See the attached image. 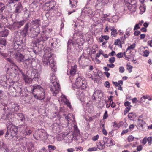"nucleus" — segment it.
I'll return each mask as SVG.
<instances>
[{
	"label": "nucleus",
	"instance_id": "680f3d73",
	"mask_svg": "<svg viewBox=\"0 0 152 152\" xmlns=\"http://www.w3.org/2000/svg\"><path fill=\"white\" fill-rule=\"evenodd\" d=\"M107 117L108 114H107V111H106L104 114L103 119H106L107 118Z\"/></svg>",
	"mask_w": 152,
	"mask_h": 152
},
{
	"label": "nucleus",
	"instance_id": "c756f323",
	"mask_svg": "<svg viewBox=\"0 0 152 152\" xmlns=\"http://www.w3.org/2000/svg\"><path fill=\"white\" fill-rule=\"evenodd\" d=\"M23 78L25 82L29 83L32 81L31 79L27 76L25 75L23 73H22Z\"/></svg>",
	"mask_w": 152,
	"mask_h": 152
},
{
	"label": "nucleus",
	"instance_id": "a878e982",
	"mask_svg": "<svg viewBox=\"0 0 152 152\" xmlns=\"http://www.w3.org/2000/svg\"><path fill=\"white\" fill-rule=\"evenodd\" d=\"M15 116L17 115V118L18 120H20L21 121L23 122L25 121V117L22 113H16L15 114Z\"/></svg>",
	"mask_w": 152,
	"mask_h": 152
},
{
	"label": "nucleus",
	"instance_id": "aec40b11",
	"mask_svg": "<svg viewBox=\"0 0 152 152\" xmlns=\"http://www.w3.org/2000/svg\"><path fill=\"white\" fill-rule=\"evenodd\" d=\"M48 36H45L44 34L42 33L41 34L40 37L37 38V40L39 42L46 41L48 39Z\"/></svg>",
	"mask_w": 152,
	"mask_h": 152
},
{
	"label": "nucleus",
	"instance_id": "4468645a",
	"mask_svg": "<svg viewBox=\"0 0 152 152\" xmlns=\"http://www.w3.org/2000/svg\"><path fill=\"white\" fill-rule=\"evenodd\" d=\"M73 138V136L72 134L67 133L64 138V141L66 143H70L72 142Z\"/></svg>",
	"mask_w": 152,
	"mask_h": 152
},
{
	"label": "nucleus",
	"instance_id": "37998d69",
	"mask_svg": "<svg viewBox=\"0 0 152 152\" xmlns=\"http://www.w3.org/2000/svg\"><path fill=\"white\" fill-rule=\"evenodd\" d=\"M0 152H9L8 148L7 147H4L2 148Z\"/></svg>",
	"mask_w": 152,
	"mask_h": 152
},
{
	"label": "nucleus",
	"instance_id": "4d7b16f0",
	"mask_svg": "<svg viewBox=\"0 0 152 152\" xmlns=\"http://www.w3.org/2000/svg\"><path fill=\"white\" fill-rule=\"evenodd\" d=\"M104 86L107 88H109L110 87V84L109 83V82L108 81H107L105 82L104 84Z\"/></svg>",
	"mask_w": 152,
	"mask_h": 152
},
{
	"label": "nucleus",
	"instance_id": "e2e57ef3",
	"mask_svg": "<svg viewBox=\"0 0 152 152\" xmlns=\"http://www.w3.org/2000/svg\"><path fill=\"white\" fill-rule=\"evenodd\" d=\"M121 42L120 40L118 39L115 41L114 44L115 45H118L119 43H121Z\"/></svg>",
	"mask_w": 152,
	"mask_h": 152
},
{
	"label": "nucleus",
	"instance_id": "7ed1b4c3",
	"mask_svg": "<svg viewBox=\"0 0 152 152\" xmlns=\"http://www.w3.org/2000/svg\"><path fill=\"white\" fill-rule=\"evenodd\" d=\"M40 20L39 19L33 20L30 23L32 26L29 29L30 31L33 32L34 36H37L40 32V28L39 26L40 25Z\"/></svg>",
	"mask_w": 152,
	"mask_h": 152
},
{
	"label": "nucleus",
	"instance_id": "58836bf2",
	"mask_svg": "<svg viewBox=\"0 0 152 152\" xmlns=\"http://www.w3.org/2000/svg\"><path fill=\"white\" fill-rule=\"evenodd\" d=\"M145 99H147L149 100H151L152 99L150 98L148 96H143L141 98V101L144 102L145 101Z\"/></svg>",
	"mask_w": 152,
	"mask_h": 152
},
{
	"label": "nucleus",
	"instance_id": "a18cd8bd",
	"mask_svg": "<svg viewBox=\"0 0 152 152\" xmlns=\"http://www.w3.org/2000/svg\"><path fill=\"white\" fill-rule=\"evenodd\" d=\"M58 124L57 123H54L53 125V128L54 130H56L58 127Z\"/></svg>",
	"mask_w": 152,
	"mask_h": 152
},
{
	"label": "nucleus",
	"instance_id": "338daca9",
	"mask_svg": "<svg viewBox=\"0 0 152 152\" xmlns=\"http://www.w3.org/2000/svg\"><path fill=\"white\" fill-rule=\"evenodd\" d=\"M102 132L103 134L105 135H107V133L104 128H103Z\"/></svg>",
	"mask_w": 152,
	"mask_h": 152
},
{
	"label": "nucleus",
	"instance_id": "052dcab7",
	"mask_svg": "<svg viewBox=\"0 0 152 152\" xmlns=\"http://www.w3.org/2000/svg\"><path fill=\"white\" fill-rule=\"evenodd\" d=\"M48 148H49L53 150H54L56 148L55 146L52 145H49L48 146Z\"/></svg>",
	"mask_w": 152,
	"mask_h": 152
},
{
	"label": "nucleus",
	"instance_id": "423d86ee",
	"mask_svg": "<svg viewBox=\"0 0 152 152\" xmlns=\"http://www.w3.org/2000/svg\"><path fill=\"white\" fill-rule=\"evenodd\" d=\"M83 78L79 77L76 79L75 82L72 84V87L75 88L84 89L86 88L87 84Z\"/></svg>",
	"mask_w": 152,
	"mask_h": 152
},
{
	"label": "nucleus",
	"instance_id": "dca6fc26",
	"mask_svg": "<svg viewBox=\"0 0 152 152\" xmlns=\"http://www.w3.org/2000/svg\"><path fill=\"white\" fill-rule=\"evenodd\" d=\"M66 119H67L68 124L73 123L74 121V116L72 114H69L67 116L65 117Z\"/></svg>",
	"mask_w": 152,
	"mask_h": 152
},
{
	"label": "nucleus",
	"instance_id": "39448f33",
	"mask_svg": "<svg viewBox=\"0 0 152 152\" xmlns=\"http://www.w3.org/2000/svg\"><path fill=\"white\" fill-rule=\"evenodd\" d=\"M33 135L36 140H45L48 138L47 134L45 130L42 129L36 130Z\"/></svg>",
	"mask_w": 152,
	"mask_h": 152
},
{
	"label": "nucleus",
	"instance_id": "7c9ffc66",
	"mask_svg": "<svg viewBox=\"0 0 152 152\" xmlns=\"http://www.w3.org/2000/svg\"><path fill=\"white\" fill-rule=\"evenodd\" d=\"M25 22V20L21 21H20L15 23L14 25L17 27L20 28L24 24Z\"/></svg>",
	"mask_w": 152,
	"mask_h": 152
},
{
	"label": "nucleus",
	"instance_id": "f8f14e48",
	"mask_svg": "<svg viewBox=\"0 0 152 152\" xmlns=\"http://www.w3.org/2000/svg\"><path fill=\"white\" fill-rule=\"evenodd\" d=\"M93 11L91 8L89 7H85L81 12V16L85 17L86 16H89L93 14Z\"/></svg>",
	"mask_w": 152,
	"mask_h": 152
},
{
	"label": "nucleus",
	"instance_id": "2eb2a0df",
	"mask_svg": "<svg viewBox=\"0 0 152 152\" xmlns=\"http://www.w3.org/2000/svg\"><path fill=\"white\" fill-rule=\"evenodd\" d=\"M29 28V24L28 23H27L24 26L23 29L21 31V34L23 35L24 37L26 36L28 33Z\"/></svg>",
	"mask_w": 152,
	"mask_h": 152
},
{
	"label": "nucleus",
	"instance_id": "4c0bfd02",
	"mask_svg": "<svg viewBox=\"0 0 152 152\" xmlns=\"http://www.w3.org/2000/svg\"><path fill=\"white\" fill-rule=\"evenodd\" d=\"M145 7L143 5L140 6V10L141 14H142L145 10Z\"/></svg>",
	"mask_w": 152,
	"mask_h": 152
},
{
	"label": "nucleus",
	"instance_id": "c85d7f7f",
	"mask_svg": "<svg viewBox=\"0 0 152 152\" xmlns=\"http://www.w3.org/2000/svg\"><path fill=\"white\" fill-rule=\"evenodd\" d=\"M50 79L51 83H53V82H55V81L57 82H58L56 77L55 76L54 74L53 73L50 75Z\"/></svg>",
	"mask_w": 152,
	"mask_h": 152
},
{
	"label": "nucleus",
	"instance_id": "bb28decb",
	"mask_svg": "<svg viewBox=\"0 0 152 152\" xmlns=\"http://www.w3.org/2000/svg\"><path fill=\"white\" fill-rule=\"evenodd\" d=\"M128 7L129 10L132 12H134L136 10L137 5L136 4H132Z\"/></svg>",
	"mask_w": 152,
	"mask_h": 152
},
{
	"label": "nucleus",
	"instance_id": "72a5a7b5",
	"mask_svg": "<svg viewBox=\"0 0 152 152\" xmlns=\"http://www.w3.org/2000/svg\"><path fill=\"white\" fill-rule=\"evenodd\" d=\"M70 4L71 5V6L73 7H75L77 6V1L74 0H69Z\"/></svg>",
	"mask_w": 152,
	"mask_h": 152
},
{
	"label": "nucleus",
	"instance_id": "ea45409f",
	"mask_svg": "<svg viewBox=\"0 0 152 152\" xmlns=\"http://www.w3.org/2000/svg\"><path fill=\"white\" fill-rule=\"evenodd\" d=\"M7 60L8 62H9V63H8L9 64H12L11 65H10V66H17L16 65L15 63H14L13 61L10 58H7Z\"/></svg>",
	"mask_w": 152,
	"mask_h": 152
},
{
	"label": "nucleus",
	"instance_id": "5fc2aeb1",
	"mask_svg": "<svg viewBox=\"0 0 152 152\" xmlns=\"http://www.w3.org/2000/svg\"><path fill=\"white\" fill-rule=\"evenodd\" d=\"M116 56L118 58H121L123 56V53L121 52L119 53Z\"/></svg>",
	"mask_w": 152,
	"mask_h": 152
},
{
	"label": "nucleus",
	"instance_id": "2f4dec72",
	"mask_svg": "<svg viewBox=\"0 0 152 152\" xmlns=\"http://www.w3.org/2000/svg\"><path fill=\"white\" fill-rule=\"evenodd\" d=\"M136 114L133 112L129 113L128 115L129 118L132 120H133L136 117Z\"/></svg>",
	"mask_w": 152,
	"mask_h": 152
},
{
	"label": "nucleus",
	"instance_id": "de8ad7c7",
	"mask_svg": "<svg viewBox=\"0 0 152 152\" xmlns=\"http://www.w3.org/2000/svg\"><path fill=\"white\" fill-rule=\"evenodd\" d=\"M149 54V51L148 50H146L143 52V56L144 57H147L148 56Z\"/></svg>",
	"mask_w": 152,
	"mask_h": 152
},
{
	"label": "nucleus",
	"instance_id": "cd10ccee",
	"mask_svg": "<svg viewBox=\"0 0 152 152\" xmlns=\"http://www.w3.org/2000/svg\"><path fill=\"white\" fill-rule=\"evenodd\" d=\"M9 33V31L6 29H4L3 31H0V36L3 37H7Z\"/></svg>",
	"mask_w": 152,
	"mask_h": 152
},
{
	"label": "nucleus",
	"instance_id": "c9c22d12",
	"mask_svg": "<svg viewBox=\"0 0 152 152\" xmlns=\"http://www.w3.org/2000/svg\"><path fill=\"white\" fill-rule=\"evenodd\" d=\"M9 112H6V113L5 114H3L2 116L1 117V118L4 120L7 119L8 118V115H10L9 114Z\"/></svg>",
	"mask_w": 152,
	"mask_h": 152
},
{
	"label": "nucleus",
	"instance_id": "f257e3e1",
	"mask_svg": "<svg viewBox=\"0 0 152 152\" xmlns=\"http://www.w3.org/2000/svg\"><path fill=\"white\" fill-rule=\"evenodd\" d=\"M50 48L45 49L44 51V54L42 58V61L45 66H48L49 63L50 66H55L56 63L53 61V55L51 52Z\"/></svg>",
	"mask_w": 152,
	"mask_h": 152
},
{
	"label": "nucleus",
	"instance_id": "8fccbe9b",
	"mask_svg": "<svg viewBox=\"0 0 152 152\" xmlns=\"http://www.w3.org/2000/svg\"><path fill=\"white\" fill-rule=\"evenodd\" d=\"M130 109L131 106L128 107H126L124 110V114H126L130 110Z\"/></svg>",
	"mask_w": 152,
	"mask_h": 152
},
{
	"label": "nucleus",
	"instance_id": "69168bd1",
	"mask_svg": "<svg viewBox=\"0 0 152 152\" xmlns=\"http://www.w3.org/2000/svg\"><path fill=\"white\" fill-rule=\"evenodd\" d=\"M102 37L104 40V39L106 40H107L109 39V37L107 35H104V36H102Z\"/></svg>",
	"mask_w": 152,
	"mask_h": 152
},
{
	"label": "nucleus",
	"instance_id": "a19ab883",
	"mask_svg": "<svg viewBox=\"0 0 152 152\" xmlns=\"http://www.w3.org/2000/svg\"><path fill=\"white\" fill-rule=\"evenodd\" d=\"M135 45H136L135 43H133V44L131 45L130 46H128L126 49V51L134 49L135 48Z\"/></svg>",
	"mask_w": 152,
	"mask_h": 152
},
{
	"label": "nucleus",
	"instance_id": "f03ea898",
	"mask_svg": "<svg viewBox=\"0 0 152 152\" xmlns=\"http://www.w3.org/2000/svg\"><path fill=\"white\" fill-rule=\"evenodd\" d=\"M32 91L34 97L37 99L42 100L45 99V94L44 90L39 85H33Z\"/></svg>",
	"mask_w": 152,
	"mask_h": 152
},
{
	"label": "nucleus",
	"instance_id": "5701e85b",
	"mask_svg": "<svg viewBox=\"0 0 152 152\" xmlns=\"http://www.w3.org/2000/svg\"><path fill=\"white\" fill-rule=\"evenodd\" d=\"M67 45V53H69L71 50V47L72 45H73V43L72 41V40L69 39L68 41Z\"/></svg>",
	"mask_w": 152,
	"mask_h": 152
},
{
	"label": "nucleus",
	"instance_id": "a211bd4d",
	"mask_svg": "<svg viewBox=\"0 0 152 152\" xmlns=\"http://www.w3.org/2000/svg\"><path fill=\"white\" fill-rule=\"evenodd\" d=\"M32 132V131L29 129L28 127H26L25 129L21 131V132L23 134V136L30 135L31 133Z\"/></svg>",
	"mask_w": 152,
	"mask_h": 152
},
{
	"label": "nucleus",
	"instance_id": "ddd939ff",
	"mask_svg": "<svg viewBox=\"0 0 152 152\" xmlns=\"http://www.w3.org/2000/svg\"><path fill=\"white\" fill-rule=\"evenodd\" d=\"M103 96V93L101 90L96 91L93 94L92 97L93 100H96L98 99H100Z\"/></svg>",
	"mask_w": 152,
	"mask_h": 152
},
{
	"label": "nucleus",
	"instance_id": "6e6552de",
	"mask_svg": "<svg viewBox=\"0 0 152 152\" xmlns=\"http://www.w3.org/2000/svg\"><path fill=\"white\" fill-rule=\"evenodd\" d=\"M51 91L52 92L53 95H56L59 92L60 90L59 84L58 82H55L53 83H51L50 86Z\"/></svg>",
	"mask_w": 152,
	"mask_h": 152
},
{
	"label": "nucleus",
	"instance_id": "1a4fd4ad",
	"mask_svg": "<svg viewBox=\"0 0 152 152\" xmlns=\"http://www.w3.org/2000/svg\"><path fill=\"white\" fill-rule=\"evenodd\" d=\"M9 106L10 108L8 107L6 111L9 112V114H12L13 112L18 111L19 109V106L17 104H11L9 105Z\"/></svg>",
	"mask_w": 152,
	"mask_h": 152
},
{
	"label": "nucleus",
	"instance_id": "4be33fe9",
	"mask_svg": "<svg viewBox=\"0 0 152 152\" xmlns=\"http://www.w3.org/2000/svg\"><path fill=\"white\" fill-rule=\"evenodd\" d=\"M70 69H69L70 75L72 76H74L76 74L77 72V67H70Z\"/></svg>",
	"mask_w": 152,
	"mask_h": 152
},
{
	"label": "nucleus",
	"instance_id": "49530a36",
	"mask_svg": "<svg viewBox=\"0 0 152 152\" xmlns=\"http://www.w3.org/2000/svg\"><path fill=\"white\" fill-rule=\"evenodd\" d=\"M147 141L148 142V143L149 145H150L152 143V139L150 137L147 138Z\"/></svg>",
	"mask_w": 152,
	"mask_h": 152
},
{
	"label": "nucleus",
	"instance_id": "9d476101",
	"mask_svg": "<svg viewBox=\"0 0 152 152\" xmlns=\"http://www.w3.org/2000/svg\"><path fill=\"white\" fill-rule=\"evenodd\" d=\"M58 101L61 104L64 103L66 104L67 106L70 109L72 108L70 103L69 101L66 99V96L63 94H61L60 97L58 98Z\"/></svg>",
	"mask_w": 152,
	"mask_h": 152
},
{
	"label": "nucleus",
	"instance_id": "e433bc0d",
	"mask_svg": "<svg viewBox=\"0 0 152 152\" xmlns=\"http://www.w3.org/2000/svg\"><path fill=\"white\" fill-rule=\"evenodd\" d=\"M126 3L129 4L130 5L132 4H136L137 3L135 0H124Z\"/></svg>",
	"mask_w": 152,
	"mask_h": 152
},
{
	"label": "nucleus",
	"instance_id": "79ce46f5",
	"mask_svg": "<svg viewBox=\"0 0 152 152\" xmlns=\"http://www.w3.org/2000/svg\"><path fill=\"white\" fill-rule=\"evenodd\" d=\"M5 6L2 3H0V14H1L2 11L4 9Z\"/></svg>",
	"mask_w": 152,
	"mask_h": 152
},
{
	"label": "nucleus",
	"instance_id": "13d9d810",
	"mask_svg": "<svg viewBox=\"0 0 152 152\" xmlns=\"http://www.w3.org/2000/svg\"><path fill=\"white\" fill-rule=\"evenodd\" d=\"M112 32L111 33V35L114 37H115L116 35L117 34V33L116 32V30H113L111 31Z\"/></svg>",
	"mask_w": 152,
	"mask_h": 152
},
{
	"label": "nucleus",
	"instance_id": "864d4df0",
	"mask_svg": "<svg viewBox=\"0 0 152 152\" xmlns=\"http://www.w3.org/2000/svg\"><path fill=\"white\" fill-rule=\"evenodd\" d=\"M112 100H111L110 102V105L112 108H114L115 107L116 105L113 101H112Z\"/></svg>",
	"mask_w": 152,
	"mask_h": 152
},
{
	"label": "nucleus",
	"instance_id": "20e7f679",
	"mask_svg": "<svg viewBox=\"0 0 152 152\" xmlns=\"http://www.w3.org/2000/svg\"><path fill=\"white\" fill-rule=\"evenodd\" d=\"M7 132L5 137L7 139H12L14 137H16V133L17 132V127L13 125H11L7 127Z\"/></svg>",
	"mask_w": 152,
	"mask_h": 152
},
{
	"label": "nucleus",
	"instance_id": "c03bdc74",
	"mask_svg": "<svg viewBox=\"0 0 152 152\" xmlns=\"http://www.w3.org/2000/svg\"><path fill=\"white\" fill-rule=\"evenodd\" d=\"M134 139V137L131 135H130L128 136L127 138V140L129 142H130L133 141Z\"/></svg>",
	"mask_w": 152,
	"mask_h": 152
},
{
	"label": "nucleus",
	"instance_id": "774afa93",
	"mask_svg": "<svg viewBox=\"0 0 152 152\" xmlns=\"http://www.w3.org/2000/svg\"><path fill=\"white\" fill-rule=\"evenodd\" d=\"M148 45L151 47H152V40H149L148 42Z\"/></svg>",
	"mask_w": 152,
	"mask_h": 152
},
{
	"label": "nucleus",
	"instance_id": "3c124183",
	"mask_svg": "<svg viewBox=\"0 0 152 152\" xmlns=\"http://www.w3.org/2000/svg\"><path fill=\"white\" fill-rule=\"evenodd\" d=\"M109 2V0H102L101 3L102 5H104L107 4Z\"/></svg>",
	"mask_w": 152,
	"mask_h": 152
},
{
	"label": "nucleus",
	"instance_id": "393cba45",
	"mask_svg": "<svg viewBox=\"0 0 152 152\" xmlns=\"http://www.w3.org/2000/svg\"><path fill=\"white\" fill-rule=\"evenodd\" d=\"M24 66H32V61L30 59L25 60L23 61Z\"/></svg>",
	"mask_w": 152,
	"mask_h": 152
},
{
	"label": "nucleus",
	"instance_id": "f3484780",
	"mask_svg": "<svg viewBox=\"0 0 152 152\" xmlns=\"http://www.w3.org/2000/svg\"><path fill=\"white\" fill-rule=\"evenodd\" d=\"M67 134V132H63L58 135L56 137L57 140L58 141H61L63 139L64 140L65 137Z\"/></svg>",
	"mask_w": 152,
	"mask_h": 152
},
{
	"label": "nucleus",
	"instance_id": "6ab92c4d",
	"mask_svg": "<svg viewBox=\"0 0 152 152\" xmlns=\"http://www.w3.org/2000/svg\"><path fill=\"white\" fill-rule=\"evenodd\" d=\"M43 31L42 33L44 34L45 36H48V35L52 31V29L47 28L45 26L42 27Z\"/></svg>",
	"mask_w": 152,
	"mask_h": 152
},
{
	"label": "nucleus",
	"instance_id": "bf43d9fd",
	"mask_svg": "<svg viewBox=\"0 0 152 152\" xmlns=\"http://www.w3.org/2000/svg\"><path fill=\"white\" fill-rule=\"evenodd\" d=\"M19 0H8V3L10 4L14 3L18 1Z\"/></svg>",
	"mask_w": 152,
	"mask_h": 152
},
{
	"label": "nucleus",
	"instance_id": "b1692460",
	"mask_svg": "<svg viewBox=\"0 0 152 152\" xmlns=\"http://www.w3.org/2000/svg\"><path fill=\"white\" fill-rule=\"evenodd\" d=\"M22 7L20 4H18L17 5V6L15 7V12L17 14L20 13L22 10Z\"/></svg>",
	"mask_w": 152,
	"mask_h": 152
},
{
	"label": "nucleus",
	"instance_id": "09e8293b",
	"mask_svg": "<svg viewBox=\"0 0 152 152\" xmlns=\"http://www.w3.org/2000/svg\"><path fill=\"white\" fill-rule=\"evenodd\" d=\"M99 137V136L98 135L92 137V140L94 141H96L98 139Z\"/></svg>",
	"mask_w": 152,
	"mask_h": 152
},
{
	"label": "nucleus",
	"instance_id": "473e14b6",
	"mask_svg": "<svg viewBox=\"0 0 152 152\" xmlns=\"http://www.w3.org/2000/svg\"><path fill=\"white\" fill-rule=\"evenodd\" d=\"M104 144H102L100 141L97 142L96 143V145L98 147V148L99 149L101 150H102L104 148Z\"/></svg>",
	"mask_w": 152,
	"mask_h": 152
},
{
	"label": "nucleus",
	"instance_id": "0e129e2a",
	"mask_svg": "<svg viewBox=\"0 0 152 152\" xmlns=\"http://www.w3.org/2000/svg\"><path fill=\"white\" fill-rule=\"evenodd\" d=\"M116 55L115 52L113 51H112L111 53L109 54V55L110 56H113Z\"/></svg>",
	"mask_w": 152,
	"mask_h": 152
},
{
	"label": "nucleus",
	"instance_id": "9b49d317",
	"mask_svg": "<svg viewBox=\"0 0 152 152\" xmlns=\"http://www.w3.org/2000/svg\"><path fill=\"white\" fill-rule=\"evenodd\" d=\"M56 4L55 2L53 1L46 2L43 6V8L46 11H50L54 7Z\"/></svg>",
	"mask_w": 152,
	"mask_h": 152
},
{
	"label": "nucleus",
	"instance_id": "412c9836",
	"mask_svg": "<svg viewBox=\"0 0 152 152\" xmlns=\"http://www.w3.org/2000/svg\"><path fill=\"white\" fill-rule=\"evenodd\" d=\"M15 56H16L15 59L19 62L22 61L23 59L24 56L21 54L19 53H16L15 54Z\"/></svg>",
	"mask_w": 152,
	"mask_h": 152
},
{
	"label": "nucleus",
	"instance_id": "603ef678",
	"mask_svg": "<svg viewBox=\"0 0 152 152\" xmlns=\"http://www.w3.org/2000/svg\"><path fill=\"white\" fill-rule=\"evenodd\" d=\"M97 150V148L96 147H92L89 148L88 151H95Z\"/></svg>",
	"mask_w": 152,
	"mask_h": 152
},
{
	"label": "nucleus",
	"instance_id": "6e6d98bb",
	"mask_svg": "<svg viewBox=\"0 0 152 152\" xmlns=\"http://www.w3.org/2000/svg\"><path fill=\"white\" fill-rule=\"evenodd\" d=\"M115 58L114 57H112L109 59V61L111 63H114L115 61Z\"/></svg>",
	"mask_w": 152,
	"mask_h": 152
},
{
	"label": "nucleus",
	"instance_id": "f704fd0d",
	"mask_svg": "<svg viewBox=\"0 0 152 152\" xmlns=\"http://www.w3.org/2000/svg\"><path fill=\"white\" fill-rule=\"evenodd\" d=\"M6 45V41L5 39L4 38H1L0 40V47L1 46L2 47V45L5 46ZM1 48H0V49Z\"/></svg>",
	"mask_w": 152,
	"mask_h": 152
},
{
	"label": "nucleus",
	"instance_id": "0eeeda50",
	"mask_svg": "<svg viewBox=\"0 0 152 152\" xmlns=\"http://www.w3.org/2000/svg\"><path fill=\"white\" fill-rule=\"evenodd\" d=\"M137 124L136 126L137 128L141 131H146L147 128V126L145 121L142 119L140 118H138L135 120Z\"/></svg>",
	"mask_w": 152,
	"mask_h": 152
}]
</instances>
